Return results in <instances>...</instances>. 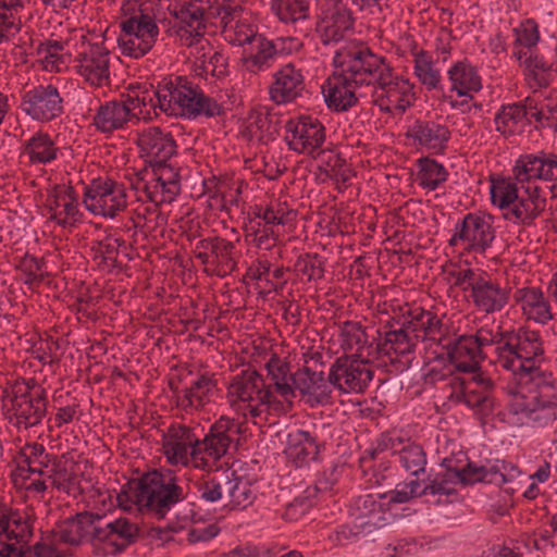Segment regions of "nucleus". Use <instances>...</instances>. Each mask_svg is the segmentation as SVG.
Segmentation results:
<instances>
[{
	"mask_svg": "<svg viewBox=\"0 0 557 557\" xmlns=\"http://www.w3.org/2000/svg\"><path fill=\"white\" fill-rule=\"evenodd\" d=\"M341 347L348 351L361 349L367 345L368 336L359 322L346 321L341 325Z\"/></svg>",
	"mask_w": 557,
	"mask_h": 557,
	"instance_id": "obj_56",
	"label": "nucleus"
},
{
	"mask_svg": "<svg viewBox=\"0 0 557 557\" xmlns=\"http://www.w3.org/2000/svg\"><path fill=\"white\" fill-rule=\"evenodd\" d=\"M451 82V89L456 90L459 96H466L470 91L481 89V78L476 71L466 62H457L448 71Z\"/></svg>",
	"mask_w": 557,
	"mask_h": 557,
	"instance_id": "obj_41",
	"label": "nucleus"
},
{
	"mask_svg": "<svg viewBox=\"0 0 557 557\" xmlns=\"http://www.w3.org/2000/svg\"><path fill=\"white\" fill-rule=\"evenodd\" d=\"M176 17L180 20V30H184L193 37H200L205 33V11L197 5H188L182 8L177 13Z\"/></svg>",
	"mask_w": 557,
	"mask_h": 557,
	"instance_id": "obj_55",
	"label": "nucleus"
},
{
	"mask_svg": "<svg viewBox=\"0 0 557 557\" xmlns=\"http://www.w3.org/2000/svg\"><path fill=\"white\" fill-rule=\"evenodd\" d=\"M412 136L420 145L434 151H441L445 148L450 132L446 126L435 122H418L412 127Z\"/></svg>",
	"mask_w": 557,
	"mask_h": 557,
	"instance_id": "obj_40",
	"label": "nucleus"
},
{
	"mask_svg": "<svg viewBox=\"0 0 557 557\" xmlns=\"http://www.w3.org/2000/svg\"><path fill=\"white\" fill-rule=\"evenodd\" d=\"M304 89L305 81L301 71L294 64L287 63L274 74L270 97L277 104L287 103L300 97Z\"/></svg>",
	"mask_w": 557,
	"mask_h": 557,
	"instance_id": "obj_26",
	"label": "nucleus"
},
{
	"mask_svg": "<svg viewBox=\"0 0 557 557\" xmlns=\"http://www.w3.org/2000/svg\"><path fill=\"white\" fill-rule=\"evenodd\" d=\"M5 418L17 433H36L47 416V392L34 380L15 382L4 391Z\"/></svg>",
	"mask_w": 557,
	"mask_h": 557,
	"instance_id": "obj_3",
	"label": "nucleus"
},
{
	"mask_svg": "<svg viewBox=\"0 0 557 557\" xmlns=\"http://www.w3.org/2000/svg\"><path fill=\"white\" fill-rule=\"evenodd\" d=\"M544 211L540 209L539 203H534L529 198L519 196L513 206L504 214V216L515 223L520 222L530 224L540 213Z\"/></svg>",
	"mask_w": 557,
	"mask_h": 557,
	"instance_id": "obj_57",
	"label": "nucleus"
},
{
	"mask_svg": "<svg viewBox=\"0 0 557 557\" xmlns=\"http://www.w3.org/2000/svg\"><path fill=\"white\" fill-rule=\"evenodd\" d=\"M125 107L128 108V114L131 112L140 109L141 107H151L156 109V103L153 101V89H149L147 87H137L131 90L127 94L125 100L121 101Z\"/></svg>",
	"mask_w": 557,
	"mask_h": 557,
	"instance_id": "obj_61",
	"label": "nucleus"
},
{
	"mask_svg": "<svg viewBox=\"0 0 557 557\" xmlns=\"http://www.w3.org/2000/svg\"><path fill=\"white\" fill-rule=\"evenodd\" d=\"M332 388L342 393L361 394L373 380L374 371L369 361L354 356L337 358L330 367Z\"/></svg>",
	"mask_w": 557,
	"mask_h": 557,
	"instance_id": "obj_9",
	"label": "nucleus"
},
{
	"mask_svg": "<svg viewBox=\"0 0 557 557\" xmlns=\"http://www.w3.org/2000/svg\"><path fill=\"white\" fill-rule=\"evenodd\" d=\"M515 299L521 304V308L529 319L542 324L553 319L550 307L541 289L534 287L520 288L515 293Z\"/></svg>",
	"mask_w": 557,
	"mask_h": 557,
	"instance_id": "obj_33",
	"label": "nucleus"
},
{
	"mask_svg": "<svg viewBox=\"0 0 557 557\" xmlns=\"http://www.w3.org/2000/svg\"><path fill=\"white\" fill-rule=\"evenodd\" d=\"M128 488L119 494L138 506L139 510L157 520H164L173 507L189 499L190 491L186 480L171 469L152 470L140 478L131 480Z\"/></svg>",
	"mask_w": 557,
	"mask_h": 557,
	"instance_id": "obj_2",
	"label": "nucleus"
},
{
	"mask_svg": "<svg viewBox=\"0 0 557 557\" xmlns=\"http://www.w3.org/2000/svg\"><path fill=\"white\" fill-rule=\"evenodd\" d=\"M382 497L383 495L362 494L349 508L355 529H361L364 534H370V539L380 536L386 525L385 505L377 499Z\"/></svg>",
	"mask_w": 557,
	"mask_h": 557,
	"instance_id": "obj_13",
	"label": "nucleus"
},
{
	"mask_svg": "<svg viewBox=\"0 0 557 557\" xmlns=\"http://www.w3.org/2000/svg\"><path fill=\"white\" fill-rule=\"evenodd\" d=\"M48 480L50 484L59 491L66 494H81L83 487L81 486L79 475L73 468L67 469L61 461L53 458L51 468L49 469Z\"/></svg>",
	"mask_w": 557,
	"mask_h": 557,
	"instance_id": "obj_43",
	"label": "nucleus"
},
{
	"mask_svg": "<svg viewBox=\"0 0 557 557\" xmlns=\"http://www.w3.org/2000/svg\"><path fill=\"white\" fill-rule=\"evenodd\" d=\"M494 237V230L485 219L469 213L456 225V233L449 239V245L455 246L458 240H462L467 243V249L484 252Z\"/></svg>",
	"mask_w": 557,
	"mask_h": 557,
	"instance_id": "obj_18",
	"label": "nucleus"
},
{
	"mask_svg": "<svg viewBox=\"0 0 557 557\" xmlns=\"http://www.w3.org/2000/svg\"><path fill=\"white\" fill-rule=\"evenodd\" d=\"M141 40H146L141 37V34H136L135 32H127V29H122V33L119 37V45L122 48L124 54L140 58L149 52L151 49H144L141 46L137 47V44Z\"/></svg>",
	"mask_w": 557,
	"mask_h": 557,
	"instance_id": "obj_62",
	"label": "nucleus"
},
{
	"mask_svg": "<svg viewBox=\"0 0 557 557\" xmlns=\"http://www.w3.org/2000/svg\"><path fill=\"white\" fill-rule=\"evenodd\" d=\"M128 108L121 101H109L101 104L95 116L94 125L102 133H111L122 128L129 120Z\"/></svg>",
	"mask_w": 557,
	"mask_h": 557,
	"instance_id": "obj_37",
	"label": "nucleus"
},
{
	"mask_svg": "<svg viewBox=\"0 0 557 557\" xmlns=\"http://www.w3.org/2000/svg\"><path fill=\"white\" fill-rule=\"evenodd\" d=\"M251 46V52L243 58L246 70L256 74L271 67L278 54L275 44L259 36Z\"/></svg>",
	"mask_w": 557,
	"mask_h": 557,
	"instance_id": "obj_35",
	"label": "nucleus"
},
{
	"mask_svg": "<svg viewBox=\"0 0 557 557\" xmlns=\"http://www.w3.org/2000/svg\"><path fill=\"white\" fill-rule=\"evenodd\" d=\"M265 369L271 380L268 384L271 385V389L274 388L285 400L293 399L295 394L289 363L277 355H272L265 363Z\"/></svg>",
	"mask_w": 557,
	"mask_h": 557,
	"instance_id": "obj_36",
	"label": "nucleus"
},
{
	"mask_svg": "<svg viewBox=\"0 0 557 557\" xmlns=\"http://www.w3.org/2000/svg\"><path fill=\"white\" fill-rule=\"evenodd\" d=\"M515 42L527 50L535 46L539 40V30L535 22L528 20L515 29Z\"/></svg>",
	"mask_w": 557,
	"mask_h": 557,
	"instance_id": "obj_64",
	"label": "nucleus"
},
{
	"mask_svg": "<svg viewBox=\"0 0 557 557\" xmlns=\"http://www.w3.org/2000/svg\"><path fill=\"white\" fill-rule=\"evenodd\" d=\"M227 482L225 507L245 509L253 503L256 496L247 481L232 472L227 473Z\"/></svg>",
	"mask_w": 557,
	"mask_h": 557,
	"instance_id": "obj_42",
	"label": "nucleus"
},
{
	"mask_svg": "<svg viewBox=\"0 0 557 557\" xmlns=\"http://www.w3.org/2000/svg\"><path fill=\"white\" fill-rule=\"evenodd\" d=\"M24 151L32 163H47L54 160L57 157L54 143L44 133L34 135L27 141Z\"/></svg>",
	"mask_w": 557,
	"mask_h": 557,
	"instance_id": "obj_46",
	"label": "nucleus"
},
{
	"mask_svg": "<svg viewBox=\"0 0 557 557\" xmlns=\"http://www.w3.org/2000/svg\"><path fill=\"white\" fill-rule=\"evenodd\" d=\"M227 401L234 409H239L247 401L264 404L276 409L281 401L276 399L271 385H267L263 376L255 369L247 368L235 375L227 386Z\"/></svg>",
	"mask_w": 557,
	"mask_h": 557,
	"instance_id": "obj_8",
	"label": "nucleus"
},
{
	"mask_svg": "<svg viewBox=\"0 0 557 557\" xmlns=\"http://www.w3.org/2000/svg\"><path fill=\"white\" fill-rule=\"evenodd\" d=\"M154 185L151 189L150 186L145 185V193L147 198L156 203L171 202L181 191L180 174L168 162L154 163L150 165Z\"/></svg>",
	"mask_w": 557,
	"mask_h": 557,
	"instance_id": "obj_21",
	"label": "nucleus"
},
{
	"mask_svg": "<svg viewBox=\"0 0 557 557\" xmlns=\"http://www.w3.org/2000/svg\"><path fill=\"white\" fill-rule=\"evenodd\" d=\"M384 79H380L373 87V103L381 111L404 113L416 99L413 84L408 79L394 76L393 70L387 71Z\"/></svg>",
	"mask_w": 557,
	"mask_h": 557,
	"instance_id": "obj_12",
	"label": "nucleus"
},
{
	"mask_svg": "<svg viewBox=\"0 0 557 557\" xmlns=\"http://www.w3.org/2000/svg\"><path fill=\"white\" fill-rule=\"evenodd\" d=\"M320 448L315 435L308 431L296 430L288 434L285 453L296 467H302L318 459Z\"/></svg>",
	"mask_w": 557,
	"mask_h": 557,
	"instance_id": "obj_31",
	"label": "nucleus"
},
{
	"mask_svg": "<svg viewBox=\"0 0 557 557\" xmlns=\"http://www.w3.org/2000/svg\"><path fill=\"white\" fill-rule=\"evenodd\" d=\"M137 145L147 163L168 162L176 152V143L170 133L162 132L159 127H149L137 139Z\"/></svg>",
	"mask_w": 557,
	"mask_h": 557,
	"instance_id": "obj_23",
	"label": "nucleus"
},
{
	"mask_svg": "<svg viewBox=\"0 0 557 557\" xmlns=\"http://www.w3.org/2000/svg\"><path fill=\"white\" fill-rule=\"evenodd\" d=\"M196 249L209 250L213 257L212 263L222 268L224 274L236 269L235 245L221 237H208L198 242Z\"/></svg>",
	"mask_w": 557,
	"mask_h": 557,
	"instance_id": "obj_38",
	"label": "nucleus"
},
{
	"mask_svg": "<svg viewBox=\"0 0 557 557\" xmlns=\"http://www.w3.org/2000/svg\"><path fill=\"white\" fill-rule=\"evenodd\" d=\"M227 484V472H223L221 475L197 482L196 487L201 500L206 503L222 500L225 505Z\"/></svg>",
	"mask_w": 557,
	"mask_h": 557,
	"instance_id": "obj_48",
	"label": "nucleus"
},
{
	"mask_svg": "<svg viewBox=\"0 0 557 557\" xmlns=\"http://www.w3.org/2000/svg\"><path fill=\"white\" fill-rule=\"evenodd\" d=\"M385 329L383 341L377 344L380 352L403 356L414 351L418 342L404 314L388 321Z\"/></svg>",
	"mask_w": 557,
	"mask_h": 557,
	"instance_id": "obj_20",
	"label": "nucleus"
},
{
	"mask_svg": "<svg viewBox=\"0 0 557 557\" xmlns=\"http://www.w3.org/2000/svg\"><path fill=\"white\" fill-rule=\"evenodd\" d=\"M334 64L345 73L355 85H375L384 79L392 66L382 55L375 54L363 44H349L334 55Z\"/></svg>",
	"mask_w": 557,
	"mask_h": 557,
	"instance_id": "obj_5",
	"label": "nucleus"
},
{
	"mask_svg": "<svg viewBox=\"0 0 557 557\" xmlns=\"http://www.w3.org/2000/svg\"><path fill=\"white\" fill-rule=\"evenodd\" d=\"M109 517L92 511H81L55 524L51 530L54 547H78L83 543L102 545Z\"/></svg>",
	"mask_w": 557,
	"mask_h": 557,
	"instance_id": "obj_6",
	"label": "nucleus"
},
{
	"mask_svg": "<svg viewBox=\"0 0 557 557\" xmlns=\"http://www.w3.org/2000/svg\"><path fill=\"white\" fill-rule=\"evenodd\" d=\"M139 535V528L127 518L111 520L104 530L102 546L107 553L116 555L124 552L129 545L136 542Z\"/></svg>",
	"mask_w": 557,
	"mask_h": 557,
	"instance_id": "obj_29",
	"label": "nucleus"
},
{
	"mask_svg": "<svg viewBox=\"0 0 557 557\" xmlns=\"http://www.w3.org/2000/svg\"><path fill=\"white\" fill-rule=\"evenodd\" d=\"M513 175L518 183H530L533 180L550 181L552 172L548 168V157L541 154L521 156L513 166Z\"/></svg>",
	"mask_w": 557,
	"mask_h": 557,
	"instance_id": "obj_34",
	"label": "nucleus"
},
{
	"mask_svg": "<svg viewBox=\"0 0 557 557\" xmlns=\"http://www.w3.org/2000/svg\"><path fill=\"white\" fill-rule=\"evenodd\" d=\"M357 87L359 85H355L341 70V73L335 72L325 81L322 85V94L330 109L343 112L357 102L358 97L355 90Z\"/></svg>",
	"mask_w": 557,
	"mask_h": 557,
	"instance_id": "obj_25",
	"label": "nucleus"
},
{
	"mask_svg": "<svg viewBox=\"0 0 557 557\" xmlns=\"http://www.w3.org/2000/svg\"><path fill=\"white\" fill-rule=\"evenodd\" d=\"M530 123L535 122V128L557 129V104L539 108L534 99L529 98Z\"/></svg>",
	"mask_w": 557,
	"mask_h": 557,
	"instance_id": "obj_58",
	"label": "nucleus"
},
{
	"mask_svg": "<svg viewBox=\"0 0 557 557\" xmlns=\"http://www.w3.org/2000/svg\"><path fill=\"white\" fill-rule=\"evenodd\" d=\"M223 35L234 46L251 45L260 36L244 18L234 26L230 25Z\"/></svg>",
	"mask_w": 557,
	"mask_h": 557,
	"instance_id": "obj_59",
	"label": "nucleus"
},
{
	"mask_svg": "<svg viewBox=\"0 0 557 557\" xmlns=\"http://www.w3.org/2000/svg\"><path fill=\"white\" fill-rule=\"evenodd\" d=\"M472 385L473 383L463 384L462 391L456 394V398L469 408L486 414L493 408V400L486 391L474 388Z\"/></svg>",
	"mask_w": 557,
	"mask_h": 557,
	"instance_id": "obj_51",
	"label": "nucleus"
},
{
	"mask_svg": "<svg viewBox=\"0 0 557 557\" xmlns=\"http://www.w3.org/2000/svg\"><path fill=\"white\" fill-rule=\"evenodd\" d=\"M411 327L417 342H431L438 346H449V326L444 323V315L414 308L404 313Z\"/></svg>",
	"mask_w": 557,
	"mask_h": 557,
	"instance_id": "obj_14",
	"label": "nucleus"
},
{
	"mask_svg": "<svg viewBox=\"0 0 557 557\" xmlns=\"http://www.w3.org/2000/svg\"><path fill=\"white\" fill-rule=\"evenodd\" d=\"M23 111L38 121H51L62 113V98L52 85H39L26 91L22 99Z\"/></svg>",
	"mask_w": 557,
	"mask_h": 557,
	"instance_id": "obj_17",
	"label": "nucleus"
},
{
	"mask_svg": "<svg viewBox=\"0 0 557 557\" xmlns=\"http://www.w3.org/2000/svg\"><path fill=\"white\" fill-rule=\"evenodd\" d=\"M0 528V535L7 542H0V557H67V549L54 547L51 531L34 545H29L33 537V525L28 517L13 510Z\"/></svg>",
	"mask_w": 557,
	"mask_h": 557,
	"instance_id": "obj_4",
	"label": "nucleus"
},
{
	"mask_svg": "<svg viewBox=\"0 0 557 557\" xmlns=\"http://www.w3.org/2000/svg\"><path fill=\"white\" fill-rule=\"evenodd\" d=\"M83 202L94 214L114 218L126 208L125 189L112 180H92L85 188Z\"/></svg>",
	"mask_w": 557,
	"mask_h": 557,
	"instance_id": "obj_11",
	"label": "nucleus"
},
{
	"mask_svg": "<svg viewBox=\"0 0 557 557\" xmlns=\"http://www.w3.org/2000/svg\"><path fill=\"white\" fill-rule=\"evenodd\" d=\"M187 84L185 76H170L163 78L158 89H153V101L156 108L158 107L162 112L168 115L182 116V101L178 99L177 94L183 92V88Z\"/></svg>",
	"mask_w": 557,
	"mask_h": 557,
	"instance_id": "obj_32",
	"label": "nucleus"
},
{
	"mask_svg": "<svg viewBox=\"0 0 557 557\" xmlns=\"http://www.w3.org/2000/svg\"><path fill=\"white\" fill-rule=\"evenodd\" d=\"M272 8L285 23L306 20L309 16V0H273Z\"/></svg>",
	"mask_w": 557,
	"mask_h": 557,
	"instance_id": "obj_53",
	"label": "nucleus"
},
{
	"mask_svg": "<svg viewBox=\"0 0 557 557\" xmlns=\"http://www.w3.org/2000/svg\"><path fill=\"white\" fill-rule=\"evenodd\" d=\"M183 92L177 94L182 103V116L196 119L198 116L214 117L224 114V108L213 98L205 95L202 89L187 78Z\"/></svg>",
	"mask_w": 557,
	"mask_h": 557,
	"instance_id": "obj_22",
	"label": "nucleus"
},
{
	"mask_svg": "<svg viewBox=\"0 0 557 557\" xmlns=\"http://www.w3.org/2000/svg\"><path fill=\"white\" fill-rule=\"evenodd\" d=\"M529 111V98L522 102L503 106L494 119L496 131L505 137L523 133L531 124Z\"/></svg>",
	"mask_w": 557,
	"mask_h": 557,
	"instance_id": "obj_30",
	"label": "nucleus"
},
{
	"mask_svg": "<svg viewBox=\"0 0 557 557\" xmlns=\"http://www.w3.org/2000/svg\"><path fill=\"white\" fill-rule=\"evenodd\" d=\"M198 437L193 429L185 425H172L164 435L163 451L171 463L186 465L189 457L194 461Z\"/></svg>",
	"mask_w": 557,
	"mask_h": 557,
	"instance_id": "obj_24",
	"label": "nucleus"
},
{
	"mask_svg": "<svg viewBox=\"0 0 557 557\" xmlns=\"http://www.w3.org/2000/svg\"><path fill=\"white\" fill-rule=\"evenodd\" d=\"M414 75L428 90L440 88L441 72L434 66L432 57L424 50L414 54Z\"/></svg>",
	"mask_w": 557,
	"mask_h": 557,
	"instance_id": "obj_45",
	"label": "nucleus"
},
{
	"mask_svg": "<svg viewBox=\"0 0 557 557\" xmlns=\"http://www.w3.org/2000/svg\"><path fill=\"white\" fill-rule=\"evenodd\" d=\"M295 268L311 280H321L324 276V262L317 253H306L299 256Z\"/></svg>",
	"mask_w": 557,
	"mask_h": 557,
	"instance_id": "obj_60",
	"label": "nucleus"
},
{
	"mask_svg": "<svg viewBox=\"0 0 557 557\" xmlns=\"http://www.w3.org/2000/svg\"><path fill=\"white\" fill-rule=\"evenodd\" d=\"M397 457L400 466L412 475L424 471L426 455L422 446L409 443L397 451Z\"/></svg>",
	"mask_w": 557,
	"mask_h": 557,
	"instance_id": "obj_49",
	"label": "nucleus"
},
{
	"mask_svg": "<svg viewBox=\"0 0 557 557\" xmlns=\"http://www.w3.org/2000/svg\"><path fill=\"white\" fill-rule=\"evenodd\" d=\"M456 475H462V480L470 484L476 482L502 484L506 481L505 475L496 466L486 468L484 466H475L472 462L461 468V473Z\"/></svg>",
	"mask_w": 557,
	"mask_h": 557,
	"instance_id": "obj_54",
	"label": "nucleus"
},
{
	"mask_svg": "<svg viewBox=\"0 0 557 557\" xmlns=\"http://www.w3.org/2000/svg\"><path fill=\"white\" fill-rule=\"evenodd\" d=\"M461 469L447 468L445 473L436 475V478L430 481L423 488L422 493L428 495H446L450 496L456 494L454 484L459 482L462 485H470L469 482L462 480L460 474Z\"/></svg>",
	"mask_w": 557,
	"mask_h": 557,
	"instance_id": "obj_47",
	"label": "nucleus"
},
{
	"mask_svg": "<svg viewBox=\"0 0 557 557\" xmlns=\"http://www.w3.org/2000/svg\"><path fill=\"white\" fill-rule=\"evenodd\" d=\"M499 335L498 362L518 376V387L509 391V412L521 423L547 425L557 417V391L552 374L535 366L544 354L539 332L519 329Z\"/></svg>",
	"mask_w": 557,
	"mask_h": 557,
	"instance_id": "obj_1",
	"label": "nucleus"
},
{
	"mask_svg": "<svg viewBox=\"0 0 557 557\" xmlns=\"http://www.w3.org/2000/svg\"><path fill=\"white\" fill-rule=\"evenodd\" d=\"M237 432V424L233 419L221 417L215 421L203 440L198 438L196 450H194L195 467L210 468L213 462L227 453L233 436Z\"/></svg>",
	"mask_w": 557,
	"mask_h": 557,
	"instance_id": "obj_10",
	"label": "nucleus"
},
{
	"mask_svg": "<svg viewBox=\"0 0 557 557\" xmlns=\"http://www.w3.org/2000/svg\"><path fill=\"white\" fill-rule=\"evenodd\" d=\"M518 198L519 195L517 183L506 178L492 181L491 199L493 205L499 207L500 209L510 210Z\"/></svg>",
	"mask_w": 557,
	"mask_h": 557,
	"instance_id": "obj_52",
	"label": "nucleus"
},
{
	"mask_svg": "<svg viewBox=\"0 0 557 557\" xmlns=\"http://www.w3.org/2000/svg\"><path fill=\"white\" fill-rule=\"evenodd\" d=\"M510 297L511 287L508 283L492 278L484 272L471 293L474 307L484 314L503 311L508 306Z\"/></svg>",
	"mask_w": 557,
	"mask_h": 557,
	"instance_id": "obj_15",
	"label": "nucleus"
},
{
	"mask_svg": "<svg viewBox=\"0 0 557 557\" xmlns=\"http://www.w3.org/2000/svg\"><path fill=\"white\" fill-rule=\"evenodd\" d=\"M521 65L524 66L527 79L534 87H545L549 83L550 64L543 57L533 55L531 50H518L515 52Z\"/></svg>",
	"mask_w": 557,
	"mask_h": 557,
	"instance_id": "obj_39",
	"label": "nucleus"
},
{
	"mask_svg": "<svg viewBox=\"0 0 557 557\" xmlns=\"http://www.w3.org/2000/svg\"><path fill=\"white\" fill-rule=\"evenodd\" d=\"M482 274L483 272L474 271L470 268L453 270L448 272L449 278L453 280L454 286L459 287L463 292L468 289L472 292L473 286L478 284Z\"/></svg>",
	"mask_w": 557,
	"mask_h": 557,
	"instance_id": "obj_63",
	"label": "nucleus"
},
{
	"mask_svg": "<svg viewBox=\"0 0 557 557\" xmlns=\"http://www.w3.org/2000/svg\"><path fill=\"white\" fill-rule=\"evenodd\" d=\"M76 69L86 82L101 86L109 81V51L99 45H88L75 58Z\"/></svg>",
	"mask_w": 557,
	"mask_h": 557,
	"instance_id": "obj_19",
	"label": "nucleus"
},
{
	"mask_svg": "<svg viewBox=\"0 0 557 557\" xmlns=\"http://www.w3.org/2000/svg\"><path fill=\"white\" fill-rule=\"evenodd\" d=\"M449 344L442 348L446 350L456 369L465 373L476 372L482 350L478 348L476 341L472 339V335L460 336L457 341L449 336Z\"/></svg>",
	"mask_w": 557,
	"mask_h": 557,
	"instance_id": "obj_28",
	"label": "nucleus"
},
{
	"mask_svg": "<svg viewBox=\"0 0 557 557\" xmlns=\"http://www.w3.org/2000/svg\"><path fill=\"white\" fill-rule=\"evenodd\" d=\"M216 383L212 376L201 374L190 386L180 389L170 383V388L176 398V405L181 409L188 411L202 408L215 391Z\"/></svg>",
	"mask_w": 557,
	"mask_h": 557,
	"instance_id": "obj_27",
	"label": "nucleus"
},
{
	"mask_svg": "<svg viewBox=\"0 0 557 557\" xmlns=\"http://www.w3.org/2000/svg\"><path fill=\"white\" fill-rule=\"evenodd\" d=\"M323 366L322 354L315 351L305 359L302 368L293 372L294 394L298 392L301 397H306L311 407L331 401L332 383L330 374L325 377Z\"/></svg>",
	"mask_w": 557,
	"mask_h": 557,
	"instance_id": "obj_7",
	"label": "nucleus"
},
{
	"mask_svg": "<svg viewBox=\"0 0 557 557\" xmlns=\"http://www.w3.org/2000/svg\"><path fill=\"white\" fill-rule=\"evenodd\" d=\"M286 128L290 134L286 136L289 148L300 153L312 154L325 140L324 126L309 115L300 116L297 122L289 121Z\"/></svg>",
	"mask_w": 557,
	"mask_h": 557,
	"instance_id": "obj_16",
	"label": "nucleus"
},
{
	"mask_svg": "<svg viewBox=\"0 0 557 557\" xmlns=\"http://www.w3.org/2000/svg\"><path fill=\"white\" fill-rule=\"evenodd\" d=\"M122 29L127 32L140 33L141 37L146 40H141L137 44V47L141 46L144 49H151L157 41L159 35V28L154 20L148 14L140 12L138 15L128 17L121 23Z\"/></svg>",
	"mask_w": 557,
	"mask_h": 557,
	"instance_id": "obj_44",
	"label": "nucleus"
},
{
	"mask_svg": "<svg viewBox=\"0 0 557 557\" xmlns=\"http://www.w3.org/2000/svg\"><path fill=\"white\" fill-rule=\"evenodd\" d=\"M419 162L418 181L423 188L434 190L447 180V172L442 164L428 158L420 159Z\"/></svg>",
	"mask_w": 557,
	"mask_h": 557,
	"instance_id": "obj_50",
	"label": "nucleus"
}]
</instances>
